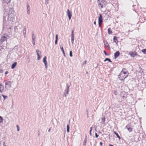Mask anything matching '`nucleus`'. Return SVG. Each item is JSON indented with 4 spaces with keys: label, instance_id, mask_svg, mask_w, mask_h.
I'll return each instance as SVG.
<instances>
[{
    "label": "nucleus",
    "instance_id": "obj_1",
    "mask_svg": "<svg viewBox=\"0 0 146 146\" xmlns=\"http://www.w3.org/2000/svg\"><path fill=\"white\" fill-rule=\"evenodd\" d=\"M128 72L125 68H123L120 74L118 75V78L121 80H124L128 76Z\"/></svg>",
    "mask_w": 146,
    "mask_h": 146
},
{
    "label": "nucleus",
    "instance_id": "obj_2",
    "mask_svg": "<svg viewBox=\"0 0 146 146\" xmlns=\"http://www.w3.org/2000/svg\"><path fill=\"white\" fill-rule=\"evenodd\" d=\"M129 54L132 57H135L138 55L137 52L136 51H131L129 52Z\"/></svg>",
    "mask_w": 146,
    "mask_h": 146
},
{
    "label": "nucleus",
    "instance_id": "obj_3",
    "mask_svg": "<svg viewBox=\"0 0 146 146\" xmlns=\"http://www.w3.org/2000/svg\"><path fill=\"white\" fill-rule=\"evenodd\" d=\"M126 127L129 132H131L132 131V128H131V123L128 124L126 126Z\"/></svg>",
    "mask_w": 146,
    "mask_h": 146
},
{
    "label": "nucleus",
    "instance_id": "obj_4",
    "mask_svg": "<svg viewBox=\"0 0 146 146\" xmlns=\"http://www.w3.org/2000/svg\"><path fill=\"white\" fill-rule=\"evenodd\" d=\"M5 87L7 88H10L11 87V83L10 81H8L5 83Z\"/></svg>",
    "mask_w": 146,
    "mask_h": 146
},
{
    "label": "nucleus",
    "instance_id": "obj_5",
    "mask_svg": "<svg viewBox=\"0 0 146 146\" xmlns=\"http://www.w3.org/2000/svg\"><path fill=\"white\" fill-rule=\"evenodd\" d=\"M98 4L99 7L100 8H102L103 7V5L104 4L100 1V0H98Z\"/></svg>",
    "mask_w": 146,
    "mask_h": 146
},
{
    "label": "nucleus",
    "instance_id": "obj_6",
    "mask_svg": "<svg viewBox=\"0 0 146 146\" xmlns=\"http://www.w3.org/2000/svg\"><path fill=\"white\" fill-rule=\"evenodd\" d=\"M67 15L68 17L69 20H70L72 16V13L70 12L69 9L67 10Z\"/></svg>",
    "mask_w": 146,
    "mask_h": 146
},
{
    "label": "nucleus",
    "instance_id": "obj_7",
    "mask_svg": "<svg viewBox=\"0 0 146 146\" xmlns=\"http://www.w3.org/2000/svg\"><path fill=\"white\" fill-rule=\"evenodd\" d=\"M103 22V19L102 15L100 14L99 16L98 17V22L102 23Z\"/></svg>",
    "mask_w": 146,
    "mask_h": 146
},
{
    "label": "nucleus",
    "instance_id": "obj_8",
    "mask_svg": "<svg viewBox=\"0 0 146 146\" xmlns=\"http://www.w3.org/2000/svg\"><path fill=\"white\" fill-rule=\"evenodd\" d=\"M46 57L45 56L44 57L43 59V62L44 63L46 67H47V62L46 60Z\"/></svg>",
    "mask_w": 146,
    "mask_h": 146
},
{
    "label": "nucleus",
    "instance_id": "obj_9",
    "mask_svg": "<svg viewBox=\"0 0 146 146\" xmlns=\"http://www.w3.org/2000/svg\"><path fill=\"white\" fill-rule=\"evenodd\" d=\"M120 55L119 51H116L114 54V56L115 58H117Z\"/></svg>",
    "mask_w": 146,
    "mask_h": 146
},
{
    "label": "nucleus",
    "instance_id": "obj_10",
    "mask_svg": "<svg viewBox=\"0 0 146 146\" xmlns=\"http://www.w3.org/2000/svg\"><path fill=\"white\" fill-rule=\"evenodd\" d=\"M7 37L4 36H2L1 39V42H3L7 40Z\"/></svg>",
    "mask_w": 146,
    "mask_h": 146
},
{
    "label": "nucleus",
    "instance_id": "obj_11",
    "mask_svg": "<svg viewBox=\"0 0 146 146\" xmlns=\"http://www.w3.org/2000/svg\"><path fill=\"white\" fill-rule=\"evenodd\" d=\"M113 41L116 44L118 43V40L117 38V37L116 36H114L113 38Z\"/></svg>",
    "mask_w": 146,
    "mask_h": 146
},
{
    "label": "nucleus",
    "instance_id": "obj_12",
    "mask_svg": "<svg viewBox=\"0 0 146 146\" xmlns=\"http://www.w3.org/2000/svg\"><path fill=\"white\" fill-rule=\"evenodd\" d=\"M4 87L3 85L0 84V92L2 93L4 90Z\"/></svg>",
    "mask_w": 146,
    "mask_h": 146
},
{
    "label": "nucleus",
    "instance_id": "obj_13",
    "mask_svg": "<svg viewBox=\"0 0 146 146\" xmlns=\"http://www.w3.org/2000/svg\"><path fill=\"white\" fill-rule=\"evenodd\" d=\"M17 64V62H14L12 65L11 66V68L13 69H14L15 67L16 66Z\"/></svg>",
    "mask_w": 146,
    "mask_h": 146
},
{
    "label": "nucleus",
    "instance_id": "obj_14",
    "mask_svg": "<svg viewBox=\"0 0 146 146\" xmlns=\"http://www.w3.org/2000/svg\"><path fill=\"white\" fill-rule=\"evenodd\" d=\"M108 33L110 35L112 33V31L110 28H109L108 29Z\"/></svg>",
    "mask_w": 146,
    "mask_h": 146
},
{
    "label": "nucleus",
    "instance_id": "obj_15",
    "mask_svg": "<svg viewBox=\"0 0 146 146\" xmlns=\"http://www.w3.org/2000/svg\"><path fill=\"white\" fill-rule=\"evenodd\" d=\"M27 13L28 14H30V7L28 4L27 5Z\"/></svg>",
    "mask_w": 146,
    "mask_h": 146
},
{
    "label": "nucleus",
    "instance_id": "obj_16",
    "mask_svg": "<svg viewBox=\"0 0 146 146\" xmlns=\"http://www.w3.org/2000/svg\"><path fill=\"white\" fill-rule=\"evenodd\" d=\"M100 1L102 3H103L104 5H105L107 3L106 0H100Z\"/></svg>",
    "mask_w": 146,
    "mask_h": 146
},
{
    "label": "nucleus",
    "instance_id": "obj_17",
    "mask_svg": "<svg viewBox=\"0 0 146 146\" xmlns=\"http://www.w3.org/2000/svg\"><path fill=\"white\" fill-rule=\"evenodd\" d=\"M113 133H114L115 135H116V136H117V138H118L119 139V140H120V139H121V137H120L119 136V135H118V133H116L115 131H113Z\"/></svg>",
    "mask_w": 146,
    "mask_h": 146
},
{
    "label": "nucleus",
    "instance_id": "obj_18",
    "mask_svg": "<svg viewBox=\"0 0 146 146\" xmlns=\"http://www.w3.org/2000/svg\"><path fill=\"white\" fill-rule=\"evenodd\" d=\"M141 52L144 54H146V49H143L141 50Z\"/></svg>",
    "mask_w": 146,
    "mask_h": 146
},
{
    "label": "nucleus",
    "instance_id": "obj_19",
    "mask_svg": "<svg viewBox=\"0 0 146 146\" xmlns=\"http://www.w3.org/2000/svg\"><path fill=\"white\" fill-rule=\"evenodd\" d=\"M108 60V61L110 62H112V61L111 60L108 58H106L104 60V61L105 62L106 61Z\"/></svg>",
    "mask_w": 146,
    "mask_h": 146
},
{
    "label": "nucleus",
    "instance_id": "obj_20",
    "mask_svg": "<svg viewBox=\"0 0 146 146\" xmlns=\"http://www.w3.org/2000/svg\"><path fill=\"white\" fill-rule=\"evenodd\" d=\"M69 125H67V131L68 132H69Z\"/></svg>",
    "mask_w": 146,
    "mask_h": 146
},
{
    "label": "nucleus",
    "instance_id": "obj_21",
    "mask_svg": "<svg viewBox=\"0 0 146 146\" xmlns=\"http://www.w3.org/2000/svg\"><path fill=\"white\" fill-rule=\"evenodd\" d=\"M60 48L62 51V52L63 54L64 55L65 54V52H64V49H63V47H61L60 46Z\"/></svg>",
    "mask_w": 146,
    "mask_h": 146
},
{
    "label": "nucleus",
    "instance_id": "obj_22",
    "mask_svg": "<svg viewBox=\"0 0 146 146\" xmlns=\"http://www.w3.org/2000/svg\"><path fill=\"white\" fill-rule=\"evenodd\" d=\"M36 52L37 55V53L38 54H39L41 53V52L40 50H36Z\"/></svg>",
    "mask_w": 146,
    "mask_h": 146
},
{
    "label": "nucleus",
    "instance_id": "obj_23",
    "mask_svg": "<svg viewBox=\"0 0 146 146\" xmlns=\"http://www.w3.org/2000/svg\"><path fill=\"white\" fill-rule=\"evenodd\" d=\"M3 1L5 3H8L10 2L11 0H3Z\"/></svg>",
    "mask_w": 146,
    "mask_h": 146
},
{
    "label": "nucleus",
    "instance_id": "obj_24",
    "mask_svg": "<svg viewBox=\"0 0 146 146\" xmlns=\"http://www.w3.org/2000/svg\"><path fill=\"white\" fill-rule=\"evenodd\" d=\"M3 119L2 117L0 116V123L3 122Z\"/></svg>",
    "mask_w": 146,
    "mask_h": 146
},
{
    "label": "nucleus",
    "instance_id": "obj_25",
    "mask_svg": "<svg viewBox=\"0 0 146 146\" xmlns=\"http://www.w3.org/2000/svg\"><path fill=\"white\" fill-rule=\"evenodd\" d=\"M102 120L103 123H104L105 121V118L104 117L102 118Z\"/></svg>",
    "mask_w": 146,
    "mask_h": 146
},
{
    "label": "nucleus",
    "instance_id": "obj_26",
    "mask_svg": "<svg viewBox=\"0 0 146 146\" xmlns=\"http://www.w3.org/2000/svg\"><path fill=\"white\" fill-rule=\"evenodd\" d=\"M87 142L86 138L84 141L83 144L85 145Z\"/></svg>",
    "mask_w": 146,
    "mask_h": 146
},
{
    "label": "nucleus",
    "instance_id": "obj_27",
    "mask_svg": "<svg viewBox=\"0 0 146 146\" xmlns=\"http://www.w3.org/2000/svg\"><path fill=\"white\" fill-rule=\"evenodd\" d=\"M37 55L38 56L37 59L38 60H39L40 58L41 57L40 56V55L39 54H38V53H37Z\"/></svg>",
    "mask_w": 146,
    "mask_h": 146
},
{
    "label": "nucleus",
    "instance_id": "obj_28",
    "mask_svg": "<svg viewBox=\"0 0 146 146\" xmlns=\"http://www.w3.org/2000/svg\"><path fill=\"white\" fill-rule=\"evenodd\" d=\"M32 40H35V37L34 36V34L33 33L32 37Z\"/></svg>",
    "mask_w": 146,
    "mask_h": 146
},
{
    "label": "nucleus",
    "instance_id": "obj_29",
    "mask_svg": "<svg viewBox=\"0 0 146 146\" xmlns=\"http://www.w3.org/2000/svg\"><path fill=\"white\" fill-rule=\"evenodd\" d=\"M113 93L115 95H117V90H115L114 91V92H113Z\"/></svg>",
    "mask_w": 146,
    "mask_h": 146
},
{
    "label": "nucleus",
    "instance_id": "obj_30",
    "mask_svg": "<svg viewBox=\"0 0 146 146\" xmlns=\"http://www.w3.org/2000/svg\"><path fill=\"white\" fill-rule=\"evenodd\" d=\"M105 44L106 46L109 45V44L107 41H106L105 43Z\"/></svg>",
    "mask_w": 146,
    "mask_h": 146
},
{
    "label": "nucleus",
    "instance_id": "obj_31",
    "mask_svg": "<svg viewBox=\"0 0 146 146\" xmlns=\"http://www.w3.org/2000/svg\"><path fill=\"white\" fill-rule=\"evenodd\" d=\"M33 44L34 45L35 44V40H33Z\"/></svg>",
    "mask_w": 146,
    "mask_h": 146
},
{
    "label": "nucleus",
    "instance_id": "obj_32",
    "mask_svg": "<svg viewBox=\"0 0 146 146\" xmlns=\"http://www.w3.org/2000/svg\"><path fill=\"white\" fill-rule=\"evenodd\" d=\"M70 57L72 56V52L71 51H70Z\"/></svg>",
    "mask_w": 146,
    "mask_h": 146
},
{
    "label": "nucleus",
    "instance_id": "obj_33",
    "mask_svg": "<svg viewBox=\"0 0 146 146\" xmlns=\"http://www.w3.org/2000/svg\"><path fill=\"white\" fill-rule=\"evenodd\" d=\"M104 54H105V55H106V56H108V55H109V54H107L106 53V51L105 50H104Z\"/></svg>",
    "mask_w": 146,
    "mask_h": 146
},
{
    "label": "nucleus",
    "instance_id": "obj_34",
    "mask_svg": "<svg viewBox=\"0 0 146 146\" xmlns=\"http://www.w3.org/2000/svg\"><path fill=\"white\" fill-rule=\"evenodd\" d=\"M17 131H19V127L18 125H17Z\"/></svg>",
    "mask_w": 146,
    "mask_h": 146
},
{
    "label": "nucleus",
    "instance_id": "obj_35",
    "mask_svg": "<svg viewBox=\"0 0 146 146\" xmlns=\"http://www.w3.org/2000/svg\"><path fill=\"white\" fill-rule=\"evenodd\" d=\"M102 23L98 22L99 26V27H100Z\"/></svg>",
    "mask_w": 146,
    "mask_h": 146
},
{
    "label": "nucleus",
    "instance_id": "obj_36",
    "mask_svg": "<svg viewBox=\"0 0 146 146\" xmlns=\"http://www.w3.org/2000/svg\"><path fill=\"white\" fill-rule=\"evenodd\" d=\"M95 136L96 138H97L98 137V135L97 134V133H95Z\"/></svg>",
    "mask_w": 146,
    "mask_h": 146
},
{
    "label": "nucleus",
    "instance_id": "obj_37",
    "mask_svg": "<svg viewBox=\"0 0 146 146\" xmlns=\"http://www.w3.org/2000/svg\"><path fill=\"white\" fill-rule=\"evenodd\" d=\"M86 62H87V61L86 60H85L84 62H83V64H86Z\"/></svg>",
    "mask_w": 146,
    "mask_h": 146
},
{
    "label": "nucleus",
    "instance_id": "obj_38",
    "mask_svg": "<svg viewBox=\"0 0 146 146\" xmlns=\"http://www.w3.org/2000/svg\"><path fill=\"white\" fill-rule=\"evenodd\" d=\"M58 36L57 35H56V40H58Z\"/></svg>",
    "mask_w": 146,
    "mask_h": 146
},
{
    "label": "nucleus",
    "instance_id": "obj_39",
    "mask_svg": "<svg viewBox=\"0 0 146 146\" xmlns=\"http://www.w3.org/2000/svg\"><path fill=\"white\" fill-rule=\"evenodd\" d=\"M2 96L4 98H7V96H5L3 95H2Z\"/></svg>",
    "mask_w": 146,
    "mask_h": 146
},
{
    "label": "nucleus",
    "instance_id": "obj_40",
    "mask_svg": "<svg viewBox=\"0 0 146 146\" xmlns=\"http://www.w3.org/2000/svg\"><path fill=\"white\" fill-rule=\"evenodd\" d=\"M57 41H58V40H56L55 42V43L56 44H57Z\"/></svg>",
    "mask_w": 146,
    "mask_h": 146
},
{
    "label": "nucleus",
    "instance_id": "obj_41",
    "mask_svg": "<svg viewBox=\"0 0 146 146\" xmlns=\"http://www.w3.org/2000/svg\"><path fill=\"white\" fill-rule=\"evenodd\" d=\"M74 39V37H71V40H72V41H73Z\"/></svg>",
    "mask_w": 146,
    "mask_h": 146
},
{
    "label": "nucleus",
    "instance_id": "obj_42",
    "mask_svg": "<svg viewBox=\"0 0 146 146\" xmlns=\"http://www.w3.org/2000/svg\"><path fill=\"white\" fill-rule=\"evenodd\" d=\"M3 72V70H2L0 69V73H2Z\"/></svg>",
    "mask_w": 146,
    "mask_h": 146
},
{
    "label": "nucleus",
    "instance_id": "obj_43",
    "mask_svg": "<svg viewBox=\"0 0 146 146\" xmlns=\"http://www.w3.org/2000/svg\"><path fill=\"white\" fill-rule=\"evenodd\" d=\"M90 133L91 134V131H92V127H91L90 128Z\"/></svg>",
    "mask_w": 146,
    "mask_h": 146
},
{
    "label": "nucleus",
    "instance_id": "obj_44",
    "mask_svg": "<svg viewBox=\"0 0 146 146\" xmlns=\"http://www.w3.org/2000/svg\"><path fill=\"white\" fill-rule=\"evenodd\" d=\"M100 145H101V146H102V142H100Z\"/></svg>",
    "mask_w": 146,
    "mask_h": 146
},
{
    "label": "nucleus",
    "instance_id": "obj_45",
    "mask_svg": "<svg viewBox=\"0 0 146 146\" xmlns=\"http://www.w3.org/2000/svg\"><path fill=\"white\" fill-rule=\"evenodd\" d=\"M71 37H74V33H72Z\"/></svg>",
    "mask_w": 146,
    "mask_h": 146
},
{
    "label": "nucleus",
    "instance_id": "obj_46",
    "mask_svg": "<svg viewBox=\"0 0 146 146\" xmlns=\"http://www.w3.org/2000/svg\"><path fill=\"white\" fill-rule=\"evenodd\" d=\"M107 46L109 50L110 49V46L109 45H108Z\"/></svg>",
    "mask_w": 146,
    "mask_h": 146
},
{
    "label": "nucleus",
    "instance_id": "obj_47",
    "mask_svg": "<svg viewBox=\"0 0 146 146\" xmlns=\"http://www.w3.org/2000/svg\"><path fill=\"white\" fill-rule=\"evenodd\" d=\"M8 73V71H6L5 73V74H7Z\"/></svg>",
    "mask_w": 146,
    "mask_h": 146
},
{
    "label": "nucleus",
    "instance_id": "obj_48",
    "mask_svg": "<svg viewBox=\"0 0 146 146\" xmlns=\"http://www.w3.org/2000/svg\"><path fill=\"white\" fill-rule=\"evenodd\" d=\"M94 23V25H96V22L95 21Z\"/></svg>",
    "mask_w": 146,
    "mask_h": 146
},
{
    "label": "nucleus",
    "instance_id": "obj_49",
    "mask_svg": "<svg viewBox=\"0 0 146 146\" xmlns=\"http://www.w3.org/2000/svg\"><path fill=\"white\" fill-rule=\"evenodd\" d=\"M109 146H113V145H112L111 144H109Z\"/></svg>",
    "mask_w": 146,
    "mask_h": 146
},
{
    "label": "nucleus",
    "instance_id": "obj_50",
    "mask_svg": "<svg viewBox=\"0 0 146 146\" xmlns=\"http://www.w3.org/2000/svg\"><path fill=\"white\" fill-rule=\"evenodd\" d=\"M72 33H74V30H72Z\"/></svg>",
    "mask_w": 146,
    "mask_h": 146
},
{
    "label": "nucleus",
    "instance_id": "obj_51",
    "mask_svg": "<svg viewBox=\"0 0 146 146\" xmlns=\"http://www.w3.org/2000/svg\"><path fill=\"white\" fill-rule=\"evenodd\" d=\"M86 74H88V72L87 71L86 72Z\"/></svg>",
    "mask_w": 146,
    "mask_h": 146
}]
</instances>
